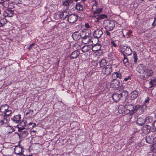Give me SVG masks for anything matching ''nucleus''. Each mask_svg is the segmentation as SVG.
<instances>
[{
	"label": "nucleus",
	"instance_id": "f257e3e1",
	"mask_svg": "<svg viewBox=\"0 0 156 156\" xmlns=\"http://www.w3.org/2000/svg\"><path fill=\"white\" fill-rule=\"evenodd\" d=\"M136 70L139 73L143 74L141 75V78L145 80L148 78L149 77L152 76L153 73L152 71L147 69L146 66L142 64H140L136 68Z\"/></svg>",
	"mask_w": 156,
	"mask_h": 156
},
{
	"label": "nucleus",
	"instance_id": "f03ea898",
	"mask_svg": "<svg viewBox=\"0 0 156 156\" xmlns=\"http://www.w3.org/2000/svg\"><path fill=\"white\" fill-rule=\"evenodd\" d=\"M103 25L105 29L111 31L115 27V24L113 21L107 20L104 21Z\"/></svg>",
	"mask_w": 156,
	"mask_h": 156
},
{
	"label": "nucleus",
	"instance_id": "7ed1b4c3",
	"mask_svg": "<svg viewBox=\"0 0 156 156\" xmlns=\"http://www.w3.org/2000/svg\"><path fill=\"white\" fill-rule=\"evenodd\" d=\"M128 101L127 103L124 105V107L127 111H129V115H131V113L132 112L133 110L134 109V105L131 103L132 101L131 100H129Z\"/></svg>",
	"mask_w": 156,
	"mask_h": 156
},
{
	"label": "nucleus",
	"instance_id": "20e7f679",
	"mask_svg": "<svg viewBox=\"0 0 156 156\" xmlns=\"http://www.w3.org/2000/svg\"><path fill=\"white\" fill-rule=\"evenodd\" d=\"M120 83L119 81L116 79H113L110 83V87L115 90H117Z\"/></svg>",
	"mask_w": 156,
	"mask_h": 156
},
{
	"label": "nucleus",
	"instance_id": "39448f33",
	"mask_svg": "<svg viewBox=\"0 0 156 156\" xmlns=\"http://www.w3.org/2000/svg\"><path fill=\"white\" fill-rule=\"evenodd\" d=\"M112 72V66L110 65H108L104 68L103 69L102 73L108 76L111 74Z\"/></svg>",
	"mask_w": 156,
	"mask_h": 156
},
{
	"label": "nucleus",
	"instance_id": "423d86ee",
	"mask_svg": "<svg viewBox=\"0 0 156 156\" xmlns=\"http://www.w3.org/2000/svg\"><path fill=\"white\" fill-rule=\"evenodd\" d=\"M36 125L35 123L32 122L27 123L26 120H23L20 122V123L17 125V126H21V127H24L26 126H31L32 127H34Z\"/></svg>",
	"mask_w": 156,
	"mask_h": 156
},
{
	"label": "nucleus",
	"instance_id": "0eeeda50",
	"mask_svg": "<svg viewBox=\"0 0 156 156\" xmlns=\"http://www.w3.org/2000/svg\"><path fill=\"white\" fill-rule=\"evenodd\" d=\"M74 0H62V5L64 6H66L69 8L70 6L73 7L75 3L74 1Z\"/></svg>",
	"mask_w": 156,
	"mask_h": 156
},
{
	"label": "nucleus",
	"instance_id": "6e6552de",
	"mask_svg": "<svg viewBox=\"0 0 156 156\" xmlns=\"http://www.w3.org/2000/svg\"><path fill=\"white\" fill-rule=\"evenodd\" d=\"M18 131L20 132L21 137L23 138L26 137L28 134V131L25 130L23 131L24 129V127H17Z\"/></svg>",
	"mask_w": 156,
	"mask_h": 156
},
{
	"label": "nucleus",
	"instance_id": "1a4fd4ad",
	"mask_svg": "<svg viewBox=\"0 0 156 156\" xmlns=\"http://www.w3.org/2000/svg\"><path fill=\"white\" fill-rule=\"evenodd\" d=\"M121 52L124 56H129L131 55L132 52V51L130 47L127 46L123 50V49L121 50Z\"/></svg>",
	"mask_w": 156,
	"mask_h": 156
},
{
	"label": "nucleus",
	"instance_id": "9d476101",
	"mask_svg": "<svg viewBox=\"0 0 156 156\" xmlns=\"http://www.w3.org/2000/svg\"><path fill=\"white\" fill-rule=\"evenodd\" d=\"M77 20V16L76 15L72 14L68 17L67 20L70 23H73Z\"/></svg>",
	"mask_w": 156,
	"mask_h": 156
},
{
	"label": "nucleus",
	"instance_id": "9b49d317",
	"mask_svg": "<svg viewBox=\"0 0 156 156\" xmlns=\"http://www.w3.org/2000/svg\"><path fill=\"white\" fill-rule=\"evenodd\" d=\"M84 35V34H82V38L83 39V42L85 44H87L88 43H89L90 41H91L90 38V34L88 33V35H87L86 34H85Z\"/></svg>",
	"mask_w": 156,
	"mask_h": 156
},
{
	"label": "nucleus",
	"instance_id": "f8f14e48",
	"mask_svg": "<svg viewBox=\"0 0 156 156\" xmlns=\"http://www.w3.org/2000/svg\"><path fill=\"white\" fill-rule=\"evenodd\" d=\"M85 33L84 31L82 32V34H80L78 32H75L73 34L72 37L74 40L77 41L79 40L81 37L82 38V34Z\"/></svg>",
	"mask_w": 156,
	"mask_h": 156
},
{
	"label": "nucleus",
	"instance_id": "ddd939ff",
	"mask_svg": "<svg viewBox=\"0 0 156 156\" xmlns=\"http://www.w3.org/2000/svg\"><path fill=\"white\" fill-rule=\"evenodd\" d=\"M140 109V114H141L143 112L144 110L141 107V106L140 105H137L135 106H134V109L133 110L132 112L131 113V115L136 112L137 110Z\"/></svg>",
	"mask_w": 156,
	"mask_h": 156
},
{
	"label": "nucleus",
	"instance_id": "4468645a",
	"mask_svg": "<svg viewBox=\"0 0 156 156\" xmlns=\"http://www.w3.org/2000/svg\"><path fill=\"white\" fill-rule=\"evenodd\" d=\"M103 34L102 30L100 29L96 30L93 33V35L95 38L98 39L101 37Z\"/></svg>",
	"mask_w": 156,
	"mask_h": 156
},
{
	"label": "nucleus",
	"instance_id": "2eb2a0df",
	"mask_svg": "<svg viewBox=\"0 0 156 156\" xmlns=\"http://www.w3.org/2000/svg\"><path fill=\"white\" fill-rule=\"evenodd\" d=\"M80 54L79 51L75 50L73 51L69 56V57L71 59L77 58Z\"/></svg>",
	"mask_w": 156,
	"mask_h": 156
},
{
	"label": "nucleus",
	"instance_id": "dca6fc26",
	"mask_svg": "<svg viewBox=\"0 0 156 156\" xmlns=\"http://www.w3.org/2000/svg\"><path fill=\"white\" fill-rule=\"evenodd\" d=\"M139 91L136 90H134L131 93L130 98L131 100L135 99L139 95Z\"/></svg>",
	"mask_w": 156,
	"mask_h": 156
},
{
	"label": "nucleus",
	"instance_id": "f3484780",
	"mask_svg": "<svg viewBox=\"0 0 156 156\" xmlns=\"http://www.w3.org/2000/svg\"><path fill=\"white\" fill-rule=\"evenodd\" d=\"M69 13L65 11L62 12L60 14V18L61 19H66L68 18Z\"/></svg>",
	"mask_w": 156,
	"mask_h": 156
},
{
	"label": "nucleus",
	"instance_id": "a211bd4d",
	"mask_svg": "<svg viewBox=\"0 0 156 156\" xmlns=\"http://www.w3.org/2000/svg\"><path fill=\"white\" fill-rule=\"evenodd\" d=\"M112 97L113 100L116 102L118 101L121 98L119 94L116 93L113 94Z\"/></svg>",
	"mask_w": 156,
	"mask_h": 156
},
{
	"label": "nucleus",
	"instance_id": "6ab92c4d",
	"mask_svg": "<svg viewBox=\"0 0 156 156\" xmlns=\"http://www.w3.org/2000/svg\"><path fill=\"white\" fill-rule=\"evenodd\" d=\"M97 16V17H96L95 19V21L96 22H99L101 20L107 18V16L105 14L98 15V16Z\"/></svg>",
	"mask_w": 156,
	"mask_h": 156
},
{
	"label": "nucleus",
	"instance_id": "aec40b11",
	"mask_svg": "<svg viewBox=\"0 0 156 156\" xmlns=\"http://www.w3.org/2000/svg\"><path fill=\"white\" fill-rule=\"evenodd\" d=\"M21 119V115H15L13 117L11 118V119L14 122L18 123L20 121Z\"/></svg>",
	"mask_w": 156,
	"mask_h": 156
},
{
	"label": "nucleus",
	"instance_id": "412c9836",
	"mask_svg": "<svg viewBox=\"0 0 156 156\" xmlns=\"http://www.w3.org/2000/svg\"><path fill=\"white\" fill-rule=\"evenodd\" d=\"M145 122V119L144 118H139L137 120L136 123L139 126H142Z\"/></svg>",
	"mask_w": 156,
	"mask_h": 156
},
{
	"label": "nucleus",
	"instance_id": "4be33fe9",
	"mask_svg": "<svg viewBox=\"0 0 156 156\" xmlns=\"http://www.w3.org/2000/svg\"><path fill=\"white\" fill-rule=\"evenodd\" d=\"M92 50L93 51H97L99 50L101 48V45L99 44H94L93 46H91Z\"/></svg>",
	"mask_w": 156,
	"mask_h": 156
},
{
	"label": "nucleus",
	"instance_id": "5701e85b",
	"mask_svg": "<svg viewBox=\"0 0 156 156\" xmlns=\"http://www.w3.org/2000/svg\"><path fill=\"white\" fill-rule=\"evenodd\" d=\"M7 23V20L5 17H0V27L4 26Z\"/></svg>",
	"mask_w": 156,
	"mask_h": 156
},
{
	"label": "nucleus",
	"instance_id": "b1692460",
	"mask_svg": "<svg viewBox=\"0 0 156 156\" xmlns=\"http://www.w3.org/2000/svg\"><path fill=\"white\" fill-rule=\"evenodd\" d=\"M33 112L34 111L33 110L29 109L27 111V112L26 113L25 115L28 117L32 118L34 116Z\"/></svg>",
	"mask_w": 156,
	"mask_h": 156
},
{
	"label": "nucleus",
	"instance_id": "393cba45",
	"mask_svg": "<svg viewBox=\"0 0 156 156\" xmlns=\"http://www.w3.org/2000/svg\"><path fill=\"white\" fill-rule=\"evenodd\" d=\"M122 76L121 74L119 72H115L112 74V78L113 79H116V78L121 79Z\"/></svg>",
	"mask_w": 156,
	"mask_h": 156
},
{
	"label": "nucleus",
	"instance_id": "a878e982",
	"mask_svg": "<svg viewBox=\"0 0 156 156\" xmlns=\"http://www.w3.org/2000/svg\"><path fill=\"white\" fill-rule=\"evenodd\" d=\"M91 45H86L82 48L81 50L83 52H85L88 51L91 49Z\"/></svg>",
	"mask_w": 156,
	"mask_h": 156
},
{
	"label": "nucleus",
	"instance_id": "bb28decb",
	"mask_svg": "<svg viewBox=\"0 0 156 156\" xmlns=\"http://www.w3.org/2000/svg\"><path fill=\"white\" fill-rule=\"evenodd\" d=\"M23 148L20 147H16L14 150L15 153L17 154H20L22 153V149Z\"/></svg>",
	"mask_w": 156,
	"mask_h": 156
},
{
	"label": "nucleus",
	"instance_id": "cd10ccee",
	"mask_svg": "<svg viewBox=\"0 0 156 156\" xmlns=\"http://www.w3.org/2000/svg\"><path fill=\"white\" fill-rule=\"evenodd\" d=\"M75 6L76 9L79 10H82L83 9V5H81L80 3H78L76 5H74L73 6Z\"/></svg>",
	"mask_w": 156,
	"mask_h": 156
},
{
	"label": "nucleus",
	"instance_id": "c85d7f7f",
	"mask_svg": "<svg viewBox=\"0 0 156 156\" xmlns=\"http://www.w3.org/2000/svg\"><path fill=\"white\" fill-rule=\"evenodd\" d=\"M146 142L149 144H151L153 141V138L151 136H147L146 138Z\"/></svg>",
	"mask_w": 156,
	"mask_h": 156
},
{
	"label": "nucleus",
	"instance_id": "c756f323",
	"mask_svg": "<svg viewBox=\"0 0 156 156\" xmlns=\"http://www.w3.org/2000/svg\"><path fill=\"white\" fill-rule=\"evenodd\" d=\"M8 108V105L6 104L1 106L0 107V112H4L6 110H7Z\"/></svg>",
	"mask_w": 156,
	"mask_h": 156
},
{
	"label": "nucleus",
	"instance_id": "7c9ffc66",
	"mask_svg": "<svg viewBox=\"0 0 156 156\" xmlns=\"http://www.w3.org/2000/svg\"><path fill=\"white\" fill-rule=\"evenodd\" d=\"M102 8H97L93 12V14L94 15V16L96 17V16H98V14L100 12H102Z\"/></svg>",
	"mask_w": 156,
	"mask_h": 156
},
{
	"label": "nucleus",
	"instance_id": "2f4dec72",
	"mask_svg": "<svg viewBox=\"0 0 156 156\" xmlns=\"http://www.w3.org/2000/svg\"><path fill=\"white\" fill-rule=\"evenodd\" d=\"M107 64L106 61L105 59H102L100 62L99 65L101 67H103Z\"/></svg>",
	"mask_w": 156,
	"mask_h": 156
},
{
	"label": "nucleus",
	"instance_id": "473e14b6",
	"mask_svg": "<svg viewBox=\"0 0 156 156\" xmlns=\"http://www.w3.org/2000/svg\"><path fill=\"white\" fill-rule=\"evenodd\" d=\"M8 17H12L14 15V11L10 9H8Z\"/></svg>",
	"mask_w": 156,
	"mask_h": 156
},
{
	"label": "nucleus",
	"instance_id": "72a5a7b5",
	"mask_svg": "<svg viewBox=\"0 0 156 156\" xmlns=\"http://www.w3.org/2000/svg\"><path fill=\"white\" fill-rule=\"evenodd\" d=\"M7 122L6 120L4 119L3 120H2L0 122L2 124H3L5 127H11V126L8 125V124L7 123Z\"/></svg>",
	"mask_w": 156,
	"mask_h": 156
},
{
	"label": "nucleus",
	"instance_id": "f704fd0d",
	"mask_svg": "<svg viewBox=\"0 0 156 156\" xmlns=\"http://www.w3.org/2000/svg\"><path fill=\"white\" fill-rule=\"evenodd\" d=\"M121 97H122L124 96H126L128 95V92L126 90H123L121 92H120L119 93Z\"/></svg>",
	"mask_w": 156,
	"mask_h": 156
},
{
	"label": "nucleus",
	"instance_id": "c9c22d12",
	"mask_svg": "<svg viewBox=\"0 0 156 156\" xmlns=\"http://www.w3.org/2000/svg\"><path fill=\"white\" fill-rule=\"evenodd\" d=\"M133 58H134V62L135 63H136L137 61V54L136 52L135 51H134L133 52Z\"/></svg>",
	"mask_w": 156,
	"mask_h": 156
},
{
	"label": "nucleus",
	"instance_id": "e433bc0d",
	"mask_svg": "<svg viewBox=\"0 0 156 156\" xmlns=\"http://www.w3.org/2000/svg\"><path fill=\"white\" fill-rule=\"evenodd\" d=\"M149 83L151 85V87H150V88L155 85H156V79L151 80L150 81Z\"/></svg>",
	"mask_w": 156,
	"mask_h": 156
},
{
	"label": "nucleus",
	"instance_id": "4c0bfd02",
	"mask_svg": "<svg viewBox=\"0 0 156 156\" xmlns=\"http://www.w3.org/2000/svg\"><path fill=\"white\" fill-rule=\"evenodd\" d=\"M156 147L154 145H150V150L151 152H155Z\"/></svg>",
	"mask_w": 156,
	"mask_h": 156
},
{
	"label": "nucleus",
	"instance_id": "58836bf2",
	"mask_svg": "<svg viewBox=\"0 0 156 156\" xmlns=\"http://www.w3.org/2000/svg\"><path fill=\"white\" fill-rule=\"evenodd\" d=\"M123 62L124 64H126V65L128 64V60L126 57V56H124Z\"/></svg>",
	"mask_w": 156,
	"mask_h": 156
},
{
	"label": "nucleus",
	"instance_id": "ea45409f",
	"mask_svg": "<svg viewBox=\"0 0 156 156\" xmlns=\"http://www.w3.org/2000/svg\"><path fill=\"white\" fill-rule=\"evenodd\" d=\"M4 115H5L9 116L11 114L12 111L10 110H7L4 112Z\"/></svg>",
	"mask_w": 156,
	"mask_h": 156
},
{
	"label": "nucleus",
	"instance_id": "a19ab883",
	"mask_svg": "<svg viewBox=\"0 0 156 156\" xmlns=\"http://www.w3.org/2000/svg\"><path fill=\"white\" fill-rule=\"evenodd\" d=\"M147 130H149V132L151 130L153 132H156V127H149L147 129Z\"/></svg>",
	"mask_w": 156,
	"mask_h": 156
},
{
	"label": "nucleus",
	"instance_id": "79ce46f5",
	"mask_svg": "<svg viewBox=\"0 0 156 156\" xmlns=\"http://www.w3.org/2000/svg\"><path fill=\"white\" fill-rule=\"evenodd\" d=\"M109 31H110L109 30H106L105 32L107 36H108V37H111V33Z\"/></svg>",
	"mask_w": 156,
	"mask_h": 156
},
{
	"label": "nucleus",
	"instance_id": "37998d69",
	"mask_svg": "<svg viewBox=\"0 0 156 156\" xmlns=\"http://www.w3.org/2000/svg\"><path fill=\"white\" fill-rule=\"evenodd\" d=\"M9 129L11 131H8V134H9L11 133L12 132L14 131L15 130L13 127H10Z\"/></svg>",
	"mask_w": 156,
	"mask_h": 156
},
{
	"label": "nucleus",
	"instance_id": "c03bdc74",
	"mask_svg": "<svg viewBox=\"0 0 156 156\" xmlns=\"http://www.w3.org/2000/svg\"><path fill=\"white\" fill-rule=\"evenodd\" d=\"M8 10L7 9L6 11H4L3 12V16H4V17H8Z\"/></svg>",
	"mask_w": 156,
	"mask_h": 156
},
{
	"label": "nucleus",
	"instance_id": "a18cd8bd",
	"mask_svg": "<svg viewBox=\"0 0 156 156\" xmlns=\"http://www.w3.org/2000/svg\"><path fill=\"white\" fill-rule=\"evenodd\" d=\"M111 43V44L114 47H116L117 46L116 44L115 43L114 41L113 40H112Z\"/></svg>",
	"mask_w": 156,
	"mask_h": 156
},
{
	"label": "nucleus",
	"instance_id": "49530a36",
	"mask_svg": "<svg viewBox=\"0 0 156 156\" xmlns=\"http://www.w3.org/2000/svg\"><path fill=\"white\" fill-rule=\"evenodd\" d=\"M85 27L87 29H88L90 27V26L88 23H86L85 25Z\"/></svg>",
	"mask_w": 156,
	"mask_h": 156
},
{
	"label": "nucleus",
	"instance_id": "de8ad7c7",
	"mask_svg": "<svg viewBox=\"0 0 156 156\" xmlns=\"http://www.w3.org/2000/svg\"><path fill=\"white\" fill-rule=\"evenodd\" d=\"M35 44L34 43H32V44H31L28 47V49L29 50H30L32 47Z\"/></svg>",
	"mask_w": 156,
	"mask_h": 156
},
{
	"label": "nucleus",
	"instance_id": "09e8293b",
	"mask_svg": "<svg viewBox=\"0 0 156 156\" xmlns=\"http://www.w3.org/2000/svg\"><path fill=\"white\" fill-rule=\"evenodd\" d=\"M97 5V2L96 1H95L94 3V5L92 6V9H94V8L96 6V5Z\"/></svg>",
	"mask_w": 156,
	"mask_h": 156
},
{
	"label": "nucleus",
	"instance_id": "8fccbe9b",
	"mask_svg": "<svg viewBox=\"0 0 156 156\" xmlns=\"http://www.w3.org/2000/svg\"><path fill=\"white\" fill-rule=\"evenodd\" d=\"M131 78L129 76H128V77L124 79V80L125 81H127L129 80H130Z\"/></svg>",
	"mask_w": 156,
	"mask_h": 156
},
{
	"label": "nucleus",
	"instance_id": "3c124183",
	"mask_svg": "<svg viewBox=\"0 0 156 156\" xmlns=\"http://www.w3.org/2000/svg\"><path fill=\"white\" fill-rule=\"evenodd\" d=\"M108 57H110V58H109V59H111L113 58V55L111 53H109L108 55Z\"/></svg>",
	"mask_w": 156,
	"mask_h": 156
},
{
	"label": "nucleus",
	"instance_id": "603ef678",
	"mask_svg": "<svg viewBox=\"0 0 156 156\" xmlns=\"http://www.w3.org/2000/svg\"><path fill=\"white\" fill-rule=\"evenodd\" d=\"M150 100L149 98H147V99L145 100V102L146 103H148Z\"/></svg>",
	"mask_w": 156,
	"mask_h": 156
},
{
	"label": "nucleus",
	"instance_id": "864d4df0",
	"mask_svg": "<svg viewBox=\"0 0 156 156\" xmlns=\"http://www.w3.org/2000/svg\"><path fill=\"white\" fill-rule=\"evenodd\" d=\"M152 126H153V127H156V120L154 121L153 124H152Z\"/></svg>",
	"mask_w": 156,
	"mask_h": 156
},
{
	"label": "nucleus",
	"instance_id": "5fc2aeb1",
	"mask_svg": "<svg viewBox=\"0 0 156 156\" xmlns=\"http://www.w3.org/2000/svg\"><path fill=\"white\" fill-rule=\"evenodd\" d=\"M156 22V18H154V22H153V23H152V24L153 25H154V24ZM155 25H156V23H155Z\"/></svg>",
	"mask_w": 156,
	"mask_h": 156
},
{
	"label": "nucleus",
	"instance_id": "6e6d98bb",
	"mask_svg": "<svg viewBox=\"0 0 156 156\" xmlns=\"http://www.w3.org/2000/svg\"><path fill=\"white\" fill-rule=\"evenodd\" d=\"M153 156H156V151L153 154Z\"/></svg>",
	"mask_w": 156,
	"mask_h": 156
},
{
	"label": "nucleus",
	"instance_id": "4d7b16f0",
	"mask_svg": "<svg viewBox=\"0 0 156 156\" xmlns=\"http://www.w3.org/2000/svg\"><path fill=\"white\" fill-rule=\"evenodd\" d=\"M19 156H25V155L23 154V153L20 154Z\"/></svg>",
	"mask_w": 156,
	"mask_h": 156
},
{
	"label": "nucleus",
	"instance_id": "13d9d810",
	"mask_svg": "<svg viewBox=\"0 0 156 156\" xmlns=\"http://www.w3.org/2000/svg\"><path fill=\"white\" fill-rule=\"evenodd\" d=\"M76 2H77L78 0H74ZM83 1H85L86 0H82Z\"/></svg>",
	"mask_w": 156,
	"mask_h": 156
},
{
	"label": "nucleus",
	"instance_id": "bf43d9fd",
	"mask_svg": "<svg viewBox=\"0 0 156 156\" xmlns=\"http://www.w3.org/2000/svg\"><path fill=\"white\" fill-rule=\"evenodd\" d=\"M123 47H124V48H123V49H125V48H126V47L124 46H123Z\"/></svg>",
	"mask_w": 156,
	"mask_h": 156
},
{
	"label": "nucleus",
	"instance_id": "052dcab7",
	"mask_svg": "<svg viewBox=\"0 0 156 156\" xmlns=\"http://www.w3.org/2000/svg\"><path fill=\"white\" fill-rule=\"evenodd\" d=\"M1 10H0V14H1Z\"/></svg>",
	"mask_w": 156,
	"mask_h": 156
},
{
	"label": "nucleus",
	"instance_id": "680f3d73",
	"mask_svg": "<svg viewBox=\"0 0 156 156\" xmlns=\"http://www.w3.org/2000/svg\"><path fill=\"white\" fill-rule=\"evenodd\" d=\"M146 126H149V125H146Z\"/></svg>",
	"mask_w": 156,
	"mask_h": 156
},
{
	"label": "nucleus",
	"instance_id": "e2e57ef3",
	"mask_svg": "<svg viewBox=\"0 0 156 156\" xmlns=\"http://www.w3.org/2000/svg\"><path fill=\"white\" fill-rule=\"evenodd\" d=\"M2 3V2H0V3Z\"/></svg>",
	"mask_w": 156,
	"mask_h": 156
},
{
	"label": "nucleus",
	"instance_id": "0e129e2a",
	"mask_svg": "<svg viewBox=\"0 0 156 156\" xmlns=\"http://www.w3.org/2000/svg\"><path fill=\"white\" fill-rule=\"evenodd\" d=\"M142 1H144V0H141Z\"/></svg>",
	"mask_w": 156,
	"mask_h": 156
},
{
	"label": "nucleus",
	"instance_id": "69168bd1",
	"mask_svg": "<svg viewBox=\"0 0 156 156\" xmlns=\"http://www.w3.org/2000/svg\"><path fill=\"white\" fill-rule=\"evenodd\" d=\"M147 129V127H145Z\"/></svg>",
	"mask_w": 156,
	"mask_h": 156
},
{
	"label": "nucleus",
	"instance_id": "338daca9",
	"mask_svg": "<svg viewBox=\"0 0 156 156\" xmlns=\"http://www.w3.org/2000/svg\"><path fill=\"white\" fill-rule=\"evenodd\" d=\"M150 156V155H148V156Z\"/></svg>",
	"mask_w": 156,
	"mask_h": 156
}]
</instances>
